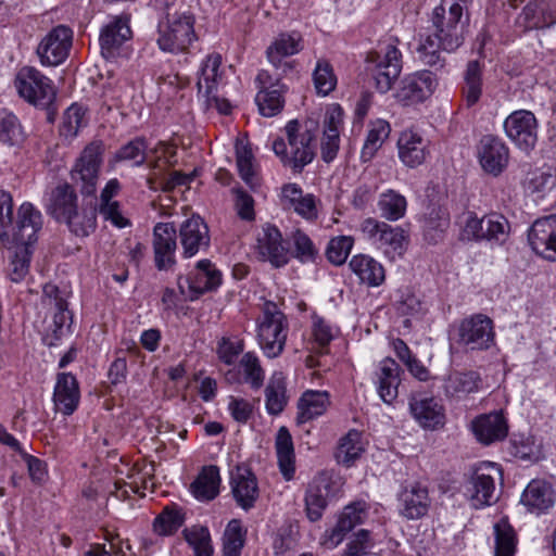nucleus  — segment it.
Returning a JSON list of instances; mask_svg holds the SVG:
<instances>
[{"mask_svg":"<svg viewBox=\"0 0 556 556\" xmlns=\"http://www.w3.org/2000/svg\"><path fill=\"white\" fill-rule=\"evenodd\" d=\"M481 377L475 370L453 371L443 380V392L447 399L464 400L469 394L476 393L481 388Z\"/></svg>","mask_w":556,"mask_h":556,"instance_id":"f704fd0d","label":"nucleus"},{"mask_svg":"<svg viewBox=\"0 0 556 556\" xmlns=\"http://www.w3.org/2000/svg\"><path fill=\"white\" fill-rule=\"evenodd\" d=\"M500 468L492 463H484L477 467L466 486L475 507L489 506L496 501L495 475H500Z\"/></svg>","mask_w":556,"mask_h":556,"instance_id":"f3484780","label":"nucleus"},{"mask_svg":"<svg viewBox=\"0 0 556 556\" xmlns=\"http://www.w3.org/2000/svg\"><path fill=\"white\" fill-rule=\"evenodd\" d=\"M13 86L20 98L39 109H47L56 96L53 81L34 66L18 68Z\"/></svg>","mask_w":556,"mask_h":556,"instance_id":"423d86ee","label":"nucleus"},{"mask_svg":"<svg viewBox=\"0 0 556 556\" xmlns=\"http://www.w3.org/2000/svg\"><path fill=\"white\" fill-rule=\"evenodd\" d=\"M336 492L337 483L329 472L320 471L312 479L304 496L305 514L309 521L316 522L321 519L330 497L334 496Z\"/></svg>","mask_w":556,"mask_h":556,"instance_id":"4468645a","label":"nucleus"},{"mask_svg":"<svg viewBox=\"0 0 556 556\" xmlns=\"http://www.w3.org/2000/svg\"><path fill=\"white\" fill-rule=\"evenodd\" d=\"M265 397L266 409L269 415L277 416L285 409L288 400L286 396V383L280 375L275 374L270 378L265 389Z\"/></svg>","mask_w":556,"mask_h":556,"instance_id":"5fc2aeb1","label":"nucleus"},{"mask_svg":"<svg viewBox=\"0 0 556 556\" xmlns=\"http://www.w3.org/2000/svg\"><path fill=\"white\" fill-rule=\"evenodd\" d=\"M278 466L286 481L294 478L295 473V454L293 440L287 427L278 429L275 440Z\"/></svg>","mask_w":556,"mask_h":556,"instance_id":"79ce46f5","label":"nucleus"},{"mask_svg":"<svg viewBox=\"0 0 556 556\" xmlns=\"http://www.w3.org/2000/svg\"><path fill=\"white\" fill-rule=\"evenodd\" d=\"M343 121V110L339 104H332L326 112L324 135L320 153L326 163L332 162L340 148V126Z\"/></svg>","mask_w":556,"mask_h":556,"instance_id":"7c9ffc66","label":"nucleus"},{"mask_svg":"<svg viewBox=\"0 0 556 556\" xmlns=\"http://www.w3.org/2000/svg\"><path fill=\"white\" fill-rule=\"evenodd\" d=\"M87 110L78 103H73L63 114L60 134L66 138H75L80 128L88 123L86 117Z\"/></svg>","mask_w":556,"mask_h":556,"instance_id":"bf43d9fd","label":"nucleus"},{"mask_svg":"<svg viewBox=\"0 0 556 556\" xmlns=\"http://www.w3.org/2000/svg\"><path fill=\"white\" fill-rule=\"evenodd\" d=\"M68 230L77 237H88L97 228V207L92 204L77 205L64 219Z\"/></svg>","mask_w":556,"mask_h":556,"instance_id":"a19ab883","label":"nucleus"},{"mask_svg":"<svg viewBox=\"0 0 556 556\" xmlns=\"http://www.w3.org/2000/svg\"><path fill=\"white\" fill-rule=\"evenodd\" d=\"M14 250L10 256L8 266V277L12 282L18 283L25 279L29 273L31 260V247L12 245Z\"/></svg>","mask_w":556,"mask_h":556,"instance_id":"603ef678","label":"nucleus"},{"mask_svg":"<svg viewBox=\"0 0 556 556\" xmlns=\"http://www.w3.org/2000/svg\"><path fill=\"white\" fill-rule=\"evenodd\" d=\"M532 251L548 261H556V214L536 219L528 230Z\"/></svg>","mask_w":556,"mask_h":556,"instance_id":"aec40b11","label":"nucleus"},{"mask_svg":"<svg viewBox=\"0 0 556 556\" xmlns=\"http://www.w3.org/2000/svg\"><path fill=\"white\" fill-rule=\"evenodd\" d=\"M80 401L79 383L71 372L56 375L53 390V403L55 409L64 416H71L77 409Z\"/></svg>","mask_w":556,"mask_h":556,"instance_id":"c756f323","label":"nucleus"},{"mask_svg":"<svg viewBox=\"0 0 556 556\" xmlns=\"http://www.w3.org/2000/svg\"><path fill=\"white\" fill-rule=\"evenodd\" d=\"M504 129L520 150L530 152L534 149L538 141V121L532 112L518 110L510 113L504 122Z\"/></svg>","mask_w":556,"mask_h":556,"instance_id":"dca6fc26","label":"nucleus"},{"mask_svg":"<svg viewBox=\"0 0 556 556\" xmlns=\"http://www.w3.org/2000/svg\"><path fill=\"white\" fill-rule=\"evenodd\" d=\"M230 486L233 498L245 511L254 507L258 495V484L255 475L247 467L238 466L230 476Z\"/></svg>","mask_w":556,"mask_h":556,"instance_id":"cd10ccee","label":"nucleus"},{"mask_svg":"<svg viewBox=\"0 0 556 556\" xmlns=\"http://www.w3.org/2000/svg\"><path fill=\"white\" fill-rule=\"evenodd\" d=\"M130 38L131 29L128 21L119 16L115 17L101 29L99 41L102 56L106 60L117 58L123 46Z\"/></svg>","mask_w":556,"mask_h":556,"instance_id":"c85d7f7f","label":"nucleus"},{"mask_svg":"<svg viewBox=\"0 0 556 556\" xmlns=\"http://www.w3.org/2000/svg\"><path fill=\"white\" fill-rule=\"evenodd\" d=\"M257 341L269 358L279 356L286 345L288 320L274 302H266L257 320Z\"/></svg>","mask_w":556,"mask_h":556,"instance_id":"20e7f679","label":"nucleus"},{"mask_svg":"<svg viewBox=\"0 0 556 556\" xmlns=\"http://www.w3.org/2000/svg\"><path fill=\"white\" fill-rule=\"evenodd\" d=\"M484 239L485 241L503 245L509 238L510 224L508 219L498 213L484 215Z\"/></svg>","mask_w":556,"mask_h":556,"instance_id":"864d4df0","label":"nucleus"},{"mask_svg":"<svg viewBox=\"0 0 556 556\" xmlns=\"http://www.w3.org/2000/svg\"><path fill=\"white\" fill-rule=\"evenodd\" d=\"M399 513L408 520H417L428 514L430 497L427 486L413 482L402 488L397 494Z\"/></svg>","mask_w":556,"mask_h":556,"instance_id":"412c9836","label":"nucleus"},{"mask_svg":"<svg viewBox=\"0 0 556 556\" xmlns=\"http://www.w3.org/2000/svg\"><path fill=\"white\" fill-rule=\"evenodd\" d=\"M401 372H403L402 368L393 358L386 357L378 365L375 383L380 399L386 404L393 403L397 397Z\"/></svg>","mask_w":556,"mask_h":556,"instance_id":"2f4dec72","label":"nucleus"},{"mask_svg":"<svg viewBox=\"0 0 556 556\" xmlns=\"http://www.w3.org/2000/svg\"><path fill=\"white\" fill-rule=\"evenodd\" d=\"M42 227V215L31 203H23L17 211V218L12 219V226L0 232L4 244L33 247L37 233Z\"/></svg>","mask_w":556,"mask_h":556,"instance_id":"1a4fd4ad","label":"nucleus"},{"mask_svg":"<svg viewBox=\"0 0 556 556\" xmlns=\"http://www.w3.org/2000/svg\"><path fill=\"white\" fill-rule=\"evenodd\" d=\"M330 405L327 391L307 390L298 401L296 424L303 425L324 415Z\"/></svg>","mask_w":556,"mask_h":556,"instance_id":"4c0bfd02","label":"nucleus"},{"mask_svg":"<svg viewBox=\"0 0 556 556\" xmlns=\"http://www.w3.org/2000/svg\"><path fill=\"white\" fill-rule=\"evenodd\" d=\"M366 61L372 64L369 71L376 89L381 93H387L402 72V52L395 43H387L379 51L369 53Z\"/></svg>","mask_w":556,"mask_h":556,"instance_id":"6e6552de","label":"nucleus"},{"mask_svg":"<svg viewBox=\"0 0 556 556\" xmlns=\"http://www.w3.org/2000/svg\"><path fill=\"white\" fill-rule=\"evenodd\" d=\"M495 552L494 556H514L516 553L517 538L513 527L501 520L494 525Z\"/></svg>","mask_w":556,"mask_h":556,"instance_id":"13d9d810","label":"nucleus"},{"mask_svg":"<svg viewBox=\"0 0 556 556\" xmlns=\"http://www.w3.org/2000/svg\"><path fill=\"white\" fill-rule=\"evenodd\" d=\"M77 205L78 197L73 186L68 182H61L51 190L47 211L56 222L60 223Z\"/></svg>","mask_w":556,"mask_h":556,"instance_id":"58836bf2","label":"nucleus"},{"mask_svg":"<svg viewBox=\"0 0 556 556\" xmlns=\"http://www.w3.org/2000/svg\"><path fill=\"white\" fill-rule=\"evenodd\" d=\"M103 154V141L93 140L84 148L71 169L72 180L80 185V193L85 197L96 193Z\"/></svg>","mask_w":556,"mask_h":556,"instance_id":"0eeeda50","label":"nucleus"},{"mask_svg":"<svg viewBox=\"0 0 556 556\" xmlns=\"http://www.w3.org/2000/svg\"><path fill=\"white\" fill-rule=\"evenodd\" d=\"M319 125L314 118L304 121L291 119L285 126L286 138L279 137L273 141L271 149L283 167L300 174L315 157L314 141Z\"/></svg>","mask_w":556,"mask_h":556,"instance_id":"f03ea898","label":"nucleus"},{"mask_svg":"<svg viewBox=\"0 0 556 556\" xmlns=\"http://www.w3.org/2000/svg\"><path fill=\"white\" fill-rule=\"evenodd\" d=\"M219 469L217 466L210 465L202 468L195 480L190 484V491L197 500L208 502L219 494Z\"/></svg>","mask_w":556,"mask_h":556,"instance_id":"37998d69","label":"nucleus"},{"mask_svg":"<svg viewBox=\"0 0 556 556\" xmlns=\"http://www.w3.org/2000/svg\"><path fill=\"white\" fill-rule=\"evenodd\" d=\"M359 230L366 240L386 254L403 255L406 237L401 227H392L386 222L368 217L361 223Z\"/></svg>","mask_w":556,"mask_h":556,"instance_id":"9b49d317","label":"nucleus"},{"mask_svg":"<svg viewBox=\"0 0 556 556\" xmlns=\"http://www.w3.org/2000/svg\"><path fill=\"white\" fill-rule=\"evenodd\" d=\"M185 540L193 548L195 556H212L210 531L206 527L193 526L184 530Z\"/></svg>","mask_w":556,"mask_h":556,"instance_id":"680f3d73","label":"nucleus"},{"mask_svg":"<svg viewBox=\"0 0 556 556\" xmlns=\"http://www.w3.org/2000/svg\"><path fill=\"white\" fill-rule=\"evenodd\" d=\"M313 81L318 94L327 96L337 86V76L332 65L324 59L317 61L313 72Z\"/></svg>","mask_w":556,"mask_h":556,"instance_id":"e2e57ef3","label":"nucleus"},{"mask_svg":"<svg viewBox=\"0 0 556 556\" xmlns=\"http://www.w3.org/2000/svg\"><path fill=\"white\" fill-rule=\"evenodd\" d=\"M26 134L20 118L7 109L0 110V142L8 147L20 148Z\"/></svg>","mask_w":556,"mask_h":556,"instance_id":"de8ad7c7","label":"nucleus"},{"mask_svg":"<svg viewBox=\"0 0 556 556\" xmlns=\"http://www.w3.org/2000/svg\"><path fill=\"white\" fill-rule=\"evenodd\" d=\"M73 31L65 25L53 27L39 42L36 53L42 66H58L68 56Z\"/></svg>","mask_w":556,"mask_h":556,"instance_id":"2eb2a0df","label":"nucleus"},{"mask_svg":"<svg viewBox=\"0 0 556 556\" xmlns=\"http://www.w3.org/2000/svg\"><path fill=\"white\" fill-rule=\"evenodd\" d=\"M394 307L396 313L404 317H414L422 312L420 299L409 287H403L396 290Z\"/></svg>","mask_w":556,"mask_h":556,"instance_id":"052dcab7","label":"nucleus"},{"mask_svg":"<svg viewBox=\"0 0 556 556\" xmlns=\"http://www.w3.org/2000/svg\"><path fill=\"white\" fill-rule=\"evenodd\" d=\"M257 252L276 268L289 262V250L283 245L281 232L270 224L265 225L257 237Z\"/></svg>","mask_w":556,"mask_h":556,"instance_id":"bb28decb","label":"nucleus"},{"mask_svg":"<svg viewBox=\"0 0 556 556\" xmlns=\"http://www.w3.org/2000/svg\"><path fill=\"white\" fill-rule=\"evenodd\" d=\"M450 227V214L446 208L433 205L424 220V236L429 243H438Z\"/></svg>","mask_w":556,"mask_h":556,"instance_id":"49530a36","label":"nucleus"},{"mask_svg":"<svg viewBox=\"0 0 556 556\" xmlns=\"http://www.w3.org/2000/svg\"><path fill=\"white\" fill-rule=\"evenodd\" d=\"M429 142L413 130H405L397 140L399 157L406 166L414 168L421 165L429 155Z\"/></svg>","mask_w":556,"mask_h":556,"instance_id":"72a5a7b5","label":"nucleus"},{"mask_svg":"<svg viewBox=\"0 0 556 556\" xmlns=\"http://www.w3.org/2000/svg\"><path fill=\"white\" fill-rule=\"evenodd\" d=\"M372 546L374 542L370 532L366 529H361L352 535L342 556H366L371 554L370 549Z\"/></svg>","mask_w":556,"mask_h":556,"instance_id":"774afa93","label":"nucleus"},{"mask_svg":"<svg viewBox=\"0 0 556 556\" xmlns=\"http://www.w3.org/2000/svg\"><path fill=\"white\" fill-rule=\"evenodd\" d=\"M368 509L369 506L365 501H356L346 505L340 514L336 526L326 530L324 544L329 548L337 547L350 531L367 519Z\"/></svg>","mask_w":556,"mask_h":556,"instance_id":"a211bd4d","label":"nucleus"},{"mask_svg":"<svg viewBox=\"0 0 556 556\" xmlns=\"http://www.w3.org/2000/svg\"><path fill=\"white\" fill-rule=\"evenodd\" d=\"M190 300H195L205 292L216 290L222 283V273L210 260H201L188 276Z\"/></svg>","mask_w":556,"mask_h":556,"instance_id":"473e14b6","label":"nucleus"},{"mask_svg":"<svg viewBox=\"0 0 556 556\" xmlns=\"http://www.w3.org/2000/svg\"><path fill=\"white\" fill-rule=\"evenodd\" d=\"M391 132L390 124L384 119L371 121L368 124L367 135L361 151V160L363 163L370 162Z\"/></svg>","mask_w":556,"mask_h":556,"instance_id":"c03bdc74","label":"nucleus"},{"mask_svg":"<svg viewBox=\"0 0 556 556\" xmlns=\"http://www.w3.org/2000/svg\"><path fill=\"white\" fill-rule=\"evenodd\" d=\"M281 78V74L273 75L266 70H261L255 77L254 83L258 88L255 102L265 117L275 116L283 109L286 87L280 83Z\"/></svg>","mask_w":556,"mask_h":556,"instance_id":"f8f14e48","label":"nucleus"},{"mask_svg":"<svg viewBox=\"0 0 556 556\" xmlns=\"http://www.w3.org/2000/svg\"><path fill=\"white\" fill-rule=\"evenodd\" d=\"M179 239L182 256L185 258L192 257L201 250L208 248V227L199 215H192L180 225Z\"/></svg>","mask_w":556,"mask_h":556,"instance_id":"b1692460","label":"nucleus"},{"mask_svg":"<svg viewBox=\"0 0 556 556\" xmlns=\"http://www.w3.org/2000/svg\"><path fill=\"white\" fill-rule=\"evenodd\" d=\"M364 451L362 433L353 429L339 440L334 458L338 464L349 468L355 464Z\"/></svg>","mask_w":556,"mask_h":556,"instance_id":"a18cd8bd","label":"nucleus"},{"mask_svg":"<svg viewBox=\"0 0 556 556\" xmlns=\"http://www.w3.org/2000/svg\"><path fill=\"white\" fill-rule=\"evenodd\" d=\"M463 98L468 108L473 106L482 94V70L478 61H469L464 73Z\"/></svg>","mask_w":556,"mask_h":556,"instance_id":"8fccbe9b","label":"nucleus"},{"mask_svg":"<svg viewBox=\"0 0 556 556\" xmlns=\"http://www.w3.org/2000/svg\"><path fill=\"white\" fill-rule=\"evenodd\" d=\"M293 244V256L302 263L314 262L318 250L311 238L300 229L291 233Z\"/></svg>","mask_w":556,"mask_h":556,"instance_id":"338daca9","label":"nucleus"},{"mask_svg":"<svg viewBox=\"0 0 556 556\" xmlns=\"http://www.w3.org/2000/svg\"><path fill=\"white\" fill-rule=\"evenodd\" d=\"M556 22V14L544 0L527 3L517 16L516 24L523 31L549 27Z\"/></svg>","mask_w":556,"mask_h":556,"instance_id":"c9c22d12","label":"nucleus"},{"mask_svg":"<svg viewBox=\"0 0 556 556\" xmlns=\"http://www.w3.org/2000/svg\"><path fill=\"white\" fill-rule=\"evenodd\" d=\"M471 430L480 443L490 445L506 439L508 422L502 410H495L477 416L471 422Z\"/></svg>","mask_w":556,"mask_h":556,"instance_id":"a878e982","label":"nucleus"},{"mask_svg":"<svg viewBox=\"0 0 556 556\" xmlns=\"http://www.w3.org/2000/svg\"><path fill=\"white\" fill-rule=\"evenodd\" d=\"M478 157L483 170L497 176L508 164L509 150L500 138L486 135L479 142Z\"/></svg>","mask_w":556,"mask_h":556,"instance_id":"393cba45","label":"nucleus"},{"mask_svg":"<svg viewBox=\"0 0 556 556\" xmlns=\"http://www.w3.org/2000/svg\"><path fill=\"white\" fill-rule=\"evenodd\" d=\"M244 350V340L239 337H222L217 341L216 353L218 359L231 366Z\"/></svg>","mask_w":556,"mask_h":556,"instance_id":"69168bd1","label":"nucleus"},{"mask_svg":"<svg viewBox=\"0 0 556 556\" xmlns=\"http://www.w3.org/2000/svg\"><path fill=\"white\" fill-rule=\"evenodd\" d=\"M185 511L178 505H167L155 517L153 531L163 536L173 535L185 522Z\"/></svg>","mask_w":556,"mask_h":556,"instance_id":"09e8293b","label":"nucleus"},{"mask_svg":"<svg viewBox=\"0 0 556 556\" xmlns=\"http://www.w3.org/2000/svg\"><path fill=\"white\" fill-rule=\"evenodd\" d=\"M349 266L362 283L368 287H379L386 279L383 266L374 257L366 254L354 255Z\"/></svg>","mask_w":556,"mask_h":556,"instance_id":"ea45409f","label":"nucleus"},{"mask_svg":"<svg viewBox=\"0 0 556 556\" xmlns=\"http://www.w3.org/2000/svg\"><path fill=\"white\" fill-rule=\"evenodd\" d=\"M194 22V16L189 11L167 13L166 21L159 24V48L173 54L187 52L198 39Z\"/></svg>","mask_w":556,"mask_h":556,"instance_id":"7ed1b4c3","label":"nucleus"},{"mask_svg":"<svg viewBox=\"0 0 556 556\" xmlns=\"http://www.w3.org/2000/svg\"><path fill=\"white\" fill-rule=\"evenodd\" d=\"M222 55L219 53L208 54L201 63L199 79L197 83L198 92L205 98L208 109H215L222 114L231 112V104L227 99L218 96V79L222 76Z\"/></svg>","mask_w":556,"mask_h":556,"instance_id":"9d476101","label":"nucleus"},{"mask_svg":"<svg viewBox=\"0 0 556 556\" xmlns=\"http://www.w3.org/2000/svg\"><path fill=\"white\" fill-rule=\"evenodd\" d=\"M302 50V37L299 33H281L266 49L268 62L276 68V74L286 75L292 67L285 59Z\"/></svg>","mask_w":556,"mask_h":556,"instance_id":"5701e85b","label":"nucleus"},{"mask_svg":"<svg viewBox=\"0 0 556 556\" xmlns=\"http://www.w3.org/2000/svg\"><path fill=\"white\" fill-rule=\"evenodd\" d=\"M409 408L413 417L425 429L438 430L445 425V408L434 396L413 395Z\"/></svg>","mask_w":556,"mask_h":556,"instance_id":"4be33fe9","label":"nucleus"},{"mask_svg":"<svg viewBox=\"0 0 556 556\" xmlns=\"http://www.w3.org/2000/svg\"><path fill=\"white\" fill-rule=\"evenodd\" d=\"M239 364L244 372V381L251 388L260 389L264 383L265 374L256 354L254 352L244 353Z\"/></svg>","mask_w":556,"mask_h":556,"instance_id":"0e129e2a","label":"nucleus"},{"mask_svg":"<svg viewBox=\"0 0 556 556\" xmlns=\"http://www.w3.org/2000/svg\"><path fill=\"white\" fill-rule=\"evenodd\" d=\"M452 339L466 352H483L495 345L493 320L485 314H472L454 328Z\"/></svg>","mask_w":556,"mask_h":556,"instance_id":"39448f33","label":"nucleus"},{"mask_svg":"<svg viewBox=\"0 0 556 556\" xmlns=\"http://www.w3.org/2000/svg\"><path fill=\"white\" fill-rule=\"evenodd\" d=\"M147 140L143 137H136L115 152L112 162H132L134 166H141L147 160Z\"/></svg>","mask_w":556,"mask_h":556,"instance_id":"6e6d98bb","label":"nucleus"},{"mask_svg":"<svg viewBox=\"0 0 556 556\" xmlns=\"http://www.w3.org/2000/svg\"><path fill=\"white\" fill-rule=\"evenodd\" d=\"M247 530L241 521L232 519L228 522L223 536V556H241Z\"/></svg>","mask_w":556,"mask_h":556,"instance_id":"4d7b16f0","label":"nucleus"},{"mask_svg":"<svg viewBox=\"0 0 556 556\" xmlns=\"http://www.w3.org/2000/svg\"><path fill=\"white\" fill-rule=\"evenodd\" d=\"M438 77L429 70L409 74L401 79L394 93L397 102L403 105H414L426 101L435 90Z\"/></svg>","mask_w":556,"mask_h":556,"instance_id":"ddd939ff","label":"nucleus"},{"mask_svg":"<svg viewBox=\"0 0 556 556\" xmlns=\"http://www.w3.org/2000/svg\"><path fill=\"white\" fill-rule=\"evenodd\" d=\"M154 265L159 270H168L176 264L177 230L173 223H157L152 240Z\"/></svg>","mask_w":556,"mask_h":556,"instance_id":"6ab92c4d","label":"nucleus"},{"mask_svg":"<svg viewBox=\"0 0 556 556\" xmlns=\"http://www.w3.org/2000/svg\"><path fill=\"white\" fill-rule=\"evenodd\" d=\"M430 21L432 33L419 35L418 59L435 72H443L446 59L442 53L455 52L465 41L470 21L467 0H442L433 9Z\"/></svg>","mask_w":556,"mask_h":556,"instance_id":"f257e3e1","label":"nucleus"},{"mask_svg":"<svg viewBox=\"0 0 556 556\" xmlns=\"http://www.w3.org/2000/svg\"><path fill=\"white\" fill-rule=\"evenodd\" d=\"M377 205L381 217L395 222L405 215L407 201L404 195L390 189L380 194Z\"/></svg>","mask_w":556,"mask_h":556,"instance_id":"3c124183","label":"nucleus"},{"mask_svg":"<svg viewBox=\"0 0 556 556\" xmlns=\"http://www.w3.org/2000/svg\"><path fill=\"white\" fill-rule=\"evenodd\" d=\"M521 503L531 514H544L555 504L554 490L545 481L532 480L521 495Z\"/></svg>","mask_w":556,"mask_h":556,"instance_id":"e433bc0d","label":"nucleus"}]
</instances>
